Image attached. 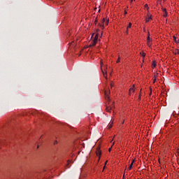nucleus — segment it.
<instances>
[{
	"instance_id": "6",
	"label": "nucleus",
	"mask_w": 179,
	"mask_h": 179,
	"mask_svg": "<svg viewBox=\"0 0 179 179\" xmlns=\"http://www.w3.org/2000/svg\"><path fill=\"white\" fill-rule=\"evenodd\" d=\"M134 87H135V85H133V87L129 89V94H131V92H133V93L135 92V89H134Z\"/></svg>"
},
{
	"instance_id": "34",
	"label": "nucleus",
	"mask_w": 179,
	"mask_h": 179,
	"mask_svg": "<svg viewBox=\"0 0 179 179\" xmlns=\"http://www.w3.org/2000/svg\"><path fill=\"white\" fill-rule=\"evenodd\" d=\"M127 34H128V30L127 31Z\"/></svg>"
},
{
	"instance_id": "1",
	"label": "nucleus",
	"mask_w": 179,
	"mask_h": 179,
	"mask_svg": "<svg viewBox=\"0 0 179 179\" xmlns=\"http://www.w3.org/2000/svg\"><path fill=\"white\" fill-rule=\"evenodd\" d=\"M97 40H99V34L95 35L94 40L92 41L91 44L90 45V47H94V45L97 44Z\"/></svg>"
},
{
	"instance_id": "27",
	"label": "nucleus",
	"mask_w": 179,
	"mask_h": 179,
	"mask_svg": "<svg viewBox=\"0 0 179 179\" xmlns=\"http://www.w3.org/2000/svg\"><path fill=\"white\" fill-rule=\"evenodd\" d=\"M108 151H109V152H111V148H110L108 149Z\"/></svg>"
},
{
	"instance_id": "2",
	"label": "nucleus",
	"mask_w": 179,
	"mask_h": 179,
	"mask_svg": "<svg viewBox=\"0 0 179 179\" xmlns=\"http://www.w3.org/2000/svg\"><path fill=\"white\" fill-rule=\"evenodd\" d=\"M96 156H99V159H100V156H101V151L99 148L96 150Z\"/></svg>"
},
{
	"instance_id": "37",
	"label": "nucleus",
	"mask_w": 179,
	"mask_h": 179,
	"mask_svg": "<svg viewBox=\"0 0 179 179\" xmlns=\"http://www.w3.org/2000/svg\"><path fill=\"white\" fill-rule=\"evenodd\" d=\"M132 1H134V0H131V2H132Z\"/></svg>"
},
{
	"instance_id": "22",
	"label": "nucleus",
	"mask_w": 179,
	"mask_h": 179,
	"mask_svg": "<svg viewBox=\"0 0 179 179\" xmlns=\"http://www.w3.org/2000/svg\"><path fill=\"white\" fill-rule=\"evenodd\" d=\"M156 78H154V80H153V83H156Z\"/></svg>"
},
{
	"instance_id": "17",
	"label": "nucleus",
	"mask_w": 179,
	"mask_h": 179,
	"mask_svg": "<svg viewBox=\"0 0 179 179\" xmlns=\"http://www.w3.org/2000/svg\"><path fill=\"white\" fill-rule=\"evenodd\" d=\"M147 44L148 47H150V45H152V44H150V41H147Z\"/></svg>"
},
{
	"instance_id": "16",
	"label": "nucleus",
	"mask_w": 179,
	"mask_h": 179,
	"mask_svg": "<svg viewBox=\"0 0 179 179\" xmlns=\"http://www.w3.org/2000/svg\"><path fill=\"white\" fill-rule=\"evenodd\" d=\"M162 12L164 13H166V12H167V9H166V8H162Z\"/></svg>"
},
{
	"instance_id": "24",
	"label": "nucleus",
	"mask_w": 179,
	"mask_h": 179,
	"mask_svg": "<svg viewBox=\"0 0 179 179\" xmlns=\"http://www.w3.org/2000/svg\"><path fill=\"white\" fill-rule=\"evenodd\" d=\"M131 163H133V164H134V163H135V159H133Z\"/></svg>"
},
{
	"instance_id": "32",
	"label": "nucleus",
	"mask_w": 179,
	"mask_h": 179,
	"mask_svg": "<svg viewBox=\"0 0 179 179\" xmlns=\"http://www.w3.org/2000/svg\"><path fill=\"white\" fill-rule=\"evenodd\" d=\"M124 15H127V11H125Z\"/></svg>"
},
{
	"instance_id": "31",
	"label": "nucleus",
	"mask_w": 179,
	"mask_h": 179,
	"mask_svg": "<svg viewBox=\"0 0 179 179\" xmlns=\"http://www.w3.org/2000/svg\"><path fill=\"white\" fill-rule=\"evenodd\" d=\"M106 164H107V161L105 162V166H106Z\"/></svg>"
},
{
	"instance_id": "3",
	"label": "nucleus",
	"mask_w": 179,
	"mask_h": 179,
	"mask_svg": "<svg viewBox=\"0 0 179 179\" xmlns=\"http://www.w3.org/2000/svg\"><path fill=\"white\" fill-rule=\"evenodd\" d=\"M104 22H106V20L103 19L102 23L99 24V26L102 28L104 29Z\"/></svg>"
},
{
	"instance_id": "20",
	"label": "nucleus",
	"mask_w": 179,
	"mask_h": 179,
	"mask_svg": "<svg viewBox=\"0 0 179 179\" xmlns=\"http://www.w3.org/2000/svg\"><path fill=\"white\" fill-rule=\"evenodd\" d=\"M102 73H103V76L107 79V76H106V73H104V71H102Z\"/></svg>"
},
{
	"instance_id": "18",
	"label": "nucleus",
	"mask_w": 179,
	"mask_h": 179,
	"mask_svg": "<svg viewBox=\"0 0 179 179\" xmlns=\"http://www.w3.org/2000/svg\"><path fill=\"white\" fill-rule=\"evenodd\" d=\"M144 7L146 8L147 9H149V5L148 4H145Z\"/></svg>"
},
{
	"instance_id": "28",
	"label": "nucleus",
	"mask_w": 179,
	"mask_h": 179,
	"mask_svg": "<svg viewBox=\"0 0 179 179\" xmlns=\"http://www.w3.org/2000/svg\"><path fill=\"white\" fill-rule=\"evenodd\" d=\"M104 169H106V165L103 166V171H104Z\"/></svg>"
},
{
	"instance_id": "38",
	"label": "nucleus",
	"mask_w": 179,
	"mask_h": 179,
	"mask_svg": "<svg viewBox=\"0 0 179 179\" xmlns=\"http://www.w3.org/2000/svg\"><path fill=\"white\" fill-rule=\"evenodd\" d=\"M37 149H38V146H37Z\"/></svg>"
},
{
	"instance_id": "25",
	"label": "nucleus",
	"mask_w": 179,
	"mask_h": 179,
	"mask_svg": "<svg viewBox=\"0 0 179 179\" xmlns=\"http://www.w3.org/2000/svg\"><path fill=\"white\" fill-rule=\"evenodd\" d=\"M148 37H150V33L148 32Z\"/></svg>"
},
{
	"instance_id": "13",
	"label": "nucleus",
	"mask_w": 179,
	"mask_h": 179,
	"mask_svg": "<svg viewBox=\"0 0 179 179\" xmlns=\"http://www.w3.org/2000/svg\"><path fill=\"white\" fill-rule=\"evenodd\" d=\"M108 129H111V128H113V124H108Z\"/></svg>"
},
{
	"instance_id": "11",
	"label": "nucleus",
	"mask_w": 179,
	"mask_h": 179,
	"mask_svg": "<svg viewBox=\"0 0 179 179\" xmlns=\"http://www.w3.org/2000/svg\"><path fill=\"white\" fill-rule=\"evenodd\" d=\"M152 66V68H156V62H153Z\"/></svg>"
},
{
	"instance_id": "30",
	"label": "nucleus",
	"mask_w": 179,
	"mask_h": 179,
	"mask_svg": "<svg viewBox=\"0 0 179 179\" xmlns=\"http://www.w3.org/2000/svg\"><path fill=\"white\" fill-rule=\"evenodd\" d=\"M113 83H111V84H110V87H111V88H113Z\"/></svg>"
},
{
	"instance_id": "33",
	"label": "nucleus",
	"mask_w": 179,
	"mask_h": 179,
	"mask_svg": "<svg viewBox=\"0 0 179 179\" xmlns=\"http://www.w3.org/2000/svg\"><path fill=\"white\" fill-rule=\"evenodd\" d=\"M93 36H94V34H92V37H93Z\"/></svg>"
},
{
	"instance_id": "29",
	"label": "nucleus",
	"mask_w": 179,
	"mask_h": 179,
	"mask_svg": "<svg viewBox=\"0 0 179 179\" xmlns=\"http://www.w3.org/2000/svg\"><path fill=\"white\" fill-rule=\"evenodd\" d=\"M106 24H108V21H106Z\"/></svg>"
},
{
	"instance_id": "35",
	"label": "nucleus",
	"mask_w": 179,
	"mask_h": 179,
	"mask_svg": "<svg viewBox=\"0 0 179 179\" xmlns=\"http://www.w3.org/2000/svg\"><path fill=\"white\" fill-rule=\"evenodd\" d=\"M57 143V141L55 142V145Z\"/></svg>"
},
{
	"instance_id": "10",
	"label": "nucleus",
	"mask_w": 179,
	"mask_h": 179,
	"mask_svg": "<svg viewBox=\"0 0 179 179\" xmlns=\"http://www.w3.org/2000/svg\"><path fill=\"white\" fill-rule=\"evenodd\" d=\"M141 57H143V58H145V57H146V53L142 52V53H141Z\"/></svg>"
},
{
	"instance_id": "23",
	"label": "nucleus",
	"mask_w": 179,
	"mask_h": 179,
	"mask_svg": "<svg viewBox=\"0 0 179 179\" xmlns=\"http://www.w3.org/2000/svg\"><path fill=\"white\" fill-rule=\"evenodd\" d=\"M94 23L95 24H97V19L95 20Z\"/></svg>"
},
{
	"instance_id": "15",
	"label": "nucleus",
	"mask_w": 179,
	"mask_h": 179,
	"mask_svg": "<svg viewBox=\"0 0 179 179\" xmlns=\"http://www.w3.org/2000/svg\"><path fill=\"white\" fill-rule=\"evenodd\" d=\"M121 60V57H120V56L118 57V59L117 60V64H118V62H120V61Z\"/></svg>"
},
{
	"instance_id": "14",
	"label": "nucleus",
	"mask_w": 179,
	"mask_h": 179,
	"mask_svg": "<svg viewBox=\"0 0 179 179\" xmlns=\"http://www.w3.org/2000/svg\"><path fill=\"white\" fill-rule=\"evenodd\" d=\"M163 16L164 17H167V12L164 13Z\"/></svg>"
},
{
	"instance_id": "40",
	"label": "nucleus",
	"mask_w": 179,
	"mask_h": 179,
	"mask_svg": "<svg viewBox=\"0 0 179 179\" xmlns=\"http://www.w3.org/2000/svg\"><path fill=\"white\" fill-rule=\"evenodd\" d=\"M178 154H179V150H178Z\"/></svg>"
},
{
	"instance_id": "19",
	"label": "nucleus",
	"mask_w": 179,
	"mask_h": 179,
	"mask_svg": "<svg viewBox=\"0 0 179 179\" xmlns=\"http://www.w3.org/2000/svg\"><path fill=\"white\" fill-rule=\"evenodd\" d=\"M147 41H150V42L151 41V40H150V36H148V37H147Z\"/></svg>"
},
{
	"instance_id": "9",
	"label": "nucleus",
	"mask_w": 179,
	"mask_h": 179,
	"mask_svg": "<svg viewBox=\"0 0 179 179\" xmlns=\"http://www.w3.org/2000/svg\"><path fill=\"white\" fill-rule=\"evenodd\" d=\"M133 166H134V162H131L130 166H129V170H131Z\"/></svg>"
},
{
	"instance_id": "8",
	"label": "nucleus",
	"mask_w": 179,
	"mask_h": 179,
	"mask_svg": "<svg viewBox=\"0 0 179 179\" xmlns=\"http://www.w3.org/2000/svg\"><path fill=\"white\" fill-rule=\"evenodd\" d=\"M149 20H152V17H147V18L145 19L146 23H148V22H149Z\"/></svg>"
},
{
	"instance_id": "39",
	"label": "nucleus",
	"mask_w": 179,
	"mask_h": 179,
	"mask_svg": "<svg viewBox=\"0 0 179 179\" xmlns=\"http://www.w3.org/2000/svg\"><path fill=\"white\" fill-rule=\"evenodd\" d=\"M99 12H100V10H99Z\"/></svg>"
},
{
	"instance_id": "12",
	"label": "nucleus",
	"mask_w": 179,
	"mask_h": 179,
	"mask_svg": "<svg viewBox=\"0 0 179 179\" xmlns=\"http://www.w3.org/2000/svg\"><path fill=\"white\" fill-rule=\"evenodd\" d=\"M131 26H132V24L130 22L127 27V30L128 29H131Z\"/></svg>"
},
{
	"instance_id": "36",
	"label": "nucleus",
	"mask_w": 179,
	"mask_h": 179,
	"mask_svg": "<svg viewBox=\"0 0 179 179\" xmlns=\"http://www.w3.org/2000/svg\"><path fill=\"white\" fill-rule=\"evenodd\" d=\"M122 124H124V121L122 122Z\"/></svg>"
},
{
	"instance_id": "4",
	"label": "nucleus",
	"mask_w": 179,
	"mask_h": 179,
	"mask_svg": "<svg viewBox=\"0 0 179 179\" xmlns=\"http://www.w3.org/2000/svg\"><path fill=\"white\" fill-rule=\"evenodd\" d=\"M173 52L175 54V55H179V50L178 49H175Z\"/></svg>"
},
{
	"instance_id": "26",
	"label": "nucleus",
	"mask_w": 179,
	"mask_h": 179,
	"mask_svg": "<svg viewBox=\"0 0 179 179\" xmlns=\"http://www.w3.org/2000/svg\"><path fill=\"white\" fill-rule=\"evenodd\" d=\"M101 66H103V62H101Z\"/></svg>"
},
{
	"instance_id": "7",
	"label": "nucleus",
	"mask_w": 179,
	"mask_h": 179,
	"mask_svg": "<svg viewBox=\"0 0 179 179\" xmlns=\"http://www.w3.org/2000/svg\"><path fill=\"white\" fill-rule=\"evenodd\" d=\"M111 110H113V107H107L106 110L108 113H111Z\"/></svg>"
},
{
	"instance_id": "5",
	"label": "nucleus",
	"mask_w": 179,
	"mask_h": 179,
	"mask_svg": "<svg viewBox=\"0 0 179 179\" xmlns=\"http://www.w3.org/2000/svg\"><path fill=\"white\" fill-rule=\"evenodd\" d=\"M110 93V91H106L105 92V95L106 96V99H108V100H109L110 99V96H108V94Z\"/></svg>"
},
{
	"instance_id": "21",
	"label": "nucleus",
	"mask_w": 179,
	"mask_h": 179,
	"mask_svg": "<svg viewBox=\"0 0 179 179\" xmlns=\"http://www.w3.org/2000/svg\"><path fill=\"white\" fill-rule=\"evenodd\" d=\"M157 75H155L154 76V79H157Z\"/></svg>"
}]
</instances>
